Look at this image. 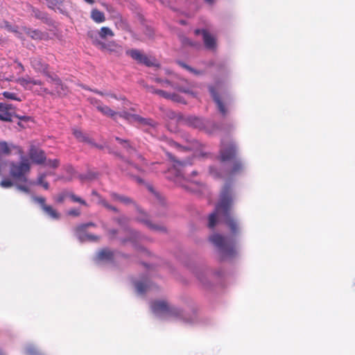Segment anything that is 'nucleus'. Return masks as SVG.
<instances>
[{"label": "nucleus", "instance_id": "nucleus-1", "mask_svg": "<svg viewBox=\"0 0 355 355\" xmlns=\"http://www.w3.org/2000/svg\"><path fill=\"white\" fill-rule=\"evenodd\" d=\"M218 160L220 162V168L215 166L209 167V173L216 179L228 178L226 182H230L237 175L244 171V165L241 159L236 158V147L232 141H222Z\"/></svg>", "mask_w": 355, "mask_h": 355}, {"label": "nucleus", "instance_id": "nucleus-2", "mask_svg": "<svg viewBox=\"0 0 355 355\" xmlns=\"http://www.w3.org/2000/svg\"><path fill=\"white\" fill-rule=\"evenodd\" d=\"M234 200L233 184L229 181L225 182L220 189L215 211L208 216V222H217L219 216H223L225 222H235L230 212Z\"/></svg>", "mask_w": 355, "mask_h": 355}, {"label": "nucleus", "instance_id": "nucleus-3", "mask_svg": "<svg viewBox=\"0 0 355 355\" xmlns=\"http://www.w3.org/2000/svg\"><path fill=\"white\" fill-rule=\"evenodd\" d=\"M209 239L218 250L221 259L232 257L236 254L235 241L232 237L216 233L211 235Z\"/></svg>", "mask_w": 355, "mask_h": 355}, {"label": "nucleus", "instance_id": "nucleus-4", "mask_svg": "<svg viewBox=\"0 0 355 355\" xmlns=\"http://www.w3.org/2000/svg\"><path fill=\"white\" fill-rule=\"evenodd\" d=\"M183 121L188 126L203 130L208 134H212L218 130V126L214 121H206L196 116H186Z\"/></svg>", "mask_w": 355, "mask_h": 355}, {"label": "nucleus", "instance_id": "nucleus-5", "mask_svg": "<svg viewBox=\"0 0 355 355\" xmlns=\"http://www.w3.org/2000/svg\"><path fill=\"white\" fill-rule=\"evenodd\" d=\"M110 196L113 201L119 202L125 205L134 206L137 211L138 216L140 217L139 222H149L148 214L142 209L132 198L114 191L110 192Z\"/></svg>", "mask_w": 355, "mask_h": 355}, {"label": "nucleus", "instance_id": "nucleus-6", "mask_svg": "<svg viewBox=\"0 0 355 355\" xmlns=\"http://www.w3.org/2000/svg\"><path fill=\"white\" fill-rule=\"evenodd\" d=\"M31 64L35 71L43 73L46 77L50 78L51 82L53 83L56 87H60L62 89L63 85L62 83V80L56 75L52 76L50 74L49 71V65L44 62L41 58H31Z\"/></svg>", "mask_w": 355, "mask_h": 355}, {"label": "nucleus", "instance_id": "nucleus-7", "mask_svg": "<svg viewBox=\"0 0 355 355\" xmlns=\"http://www.w3.org/2000/svg\"><path fill=\"white\" fill-rule=\"evenodd\" d=\"M126 54L130 56L138 64H144L146 67H159V64L157 63L155 57L148 55L138 49H130L126 51Z\"/></svg>", "mask_w": 355, "mask_h": 355}, {"label": "nucleus", "instance_id": "nucleus-8", "mask_svg": "<svg viewBox=\"0 0 355 355\" xmlns=\"http://www.w3.org/2000/svg\"><path fill=\"white\" fill-rule=\"evenodd\" d=\"M151 309L155 313L168 312L173 315L179 316L181 311L175 307H170L164 300H157L151 304Z\"/></svg>", "mask_w": 355, "mask_h": 355}, {"label": "nucleus", "instance_id": "nucleus-9", "mask_svg": "<svg viewBox=\"0 0 355 355\" xmlns=\"http://www.w3.org/2000/svg\"><path fill=\"white\" fill-rule=\"evenodd\" d=\"M167 155L168 157L175 162L173 167L168 169V175H167V178L176 182L183 177L182 168L184 164L181 162L175 160L171 154L168 153Z\"/></svg>", "mask_w": 355, "mask_h": 355}, {"label": "nucleus", "instance_id": "nucleus-10", "mask_svg": "<svg viewBox=\"0 0 355 355\" xmlns=\"http://www.w3.org/2000/svg\"><path fill=\"white\" fill-rule=\"evenodd\" d=\"M28 155L33 163L39 165L44 164L46 159L44 151L35 146H31Z\"/></svg>", "mask_w": 355, "mask_h": 355}, {"label": "nucleus", "instance_id": "nucleus-11", "mask_svg": "<svg viewBox=\"0 0 355 355\" xmlns=\"http://www.w3.org/2000/svg\"><path fill=\"white\" fill-rule=\"evenodd\" d=\"M92 195L98 198V204L104 207L107 211L119 215L121 211L118 207L110 204L105 198L101 196L96 190L92 191Z\"/></svg>", "mask_w": 355, "mask_h": 355}, {"label": "nucleus", "instance_id": "nucleus-12", "mask_svg": "<svg viewBox=\"0 0 355 355\" xmlns=\"http://www.w3.org/2000/svg\"><path fill=\"white\" fill-rule=\"evenodd\" d=\"M164 83L179 92L193 95L190 85L184 79H180V83H173L168 80H164Z\"/></svg>", "mask_w": 355, "mask_h": 355}, {"label": "nucleus", "instance_id": "nucleus-13", "mask_svg": "<svg viewBox=\"0 0 355 355\" xmlns=\"http://www.w3.org/2000/svg\"><path fill=\"white\" fill-rule=\"evenodd\" d=\"M209 92L211 94V96L216 103L218 111L220 112V114L225 116L227 114V110L224 104V103L221 101L220 96L216 92L214 87L210 86L209 87Z\"/></svg>", "mask_w": 355, "mask_h": 355}, {"label": "nucleus", "instance_id": "nucleus-14", "mask_svg": "<svg viewBox=\"0 0 355 355\" xmlns=\"http://www.w3.org/2000/svg\"><path fill=\"white\" fill-rule=\"evenodd\" d=\"M202 35L205 47L209 50H215L216 49L215 37L211 35L206 29H202Z\"/></svg>", "mask_w": 355, "mask_h": 355}, {"label": "nucleus", "instance_id": "nucleus-15", "mask_svg": "<svg viewBox=\"0 0 355 355\" xmlns=\"http://www.w3.org/2000/svg\"><path fill=\"white\" fill-rule=\"evenodd\" d=\"M118 155L123 160V163L121 164V168L122 170L125 171L127 172V175H133V173L135 172V171H142L140 167L132 164V162L124 160L122 156L119 155Z\"/></svg>", "mask_w": 355, "mask_h": 355}, {"label": "nucleus", "instance_id": "nucleus-16", "mask_svg": "<svg viewBox=\"0 0 355 355\" xmlns=\"http://www.w3.org/2000/svg\"><path fill=\"white\" fill-rule=\"evenodd\" d=\"M138 124L140 128H143L145 131L148 132L150 129L155 128L158 123L152 119L141 116Z\"/></svg>", "mask_w": 355, "mask_h": 355}, {"label": "nucleus", "instance_id": "nucleus-17", "mask_svg": "<svg viewBox=\"0 0 355 355\" xmlns=\"http://www.w3.org/2000/svg\"><path fill=\"white\" fill-rule=\"evenodd\" d=\"M3 108L0 110V121L11 122L14 117V114L9 110L11 109V105L3 104Z\"/></svg>", "mask_w": 355, "mask_h": 355}, {"label": "nucleus", "instance_id": "nucleus-18", "mask_svg": "<svg viewBox=\"0 0 355 355\" xmlns=\"http://www.w3.org/2000/svg\"><path fill=\"white\" fill-rule=\"evenodd\" d=\"M17 83H19L21 86H22L26 89L27 88L31 89V85H42V81H40L39 80H35V79L31 78L29 77L19 78L17 80Z\"/></svg>", "mask_w": 355, "mask_h": 355}, {"label": "nucleus", "instance_id": "nucleus-19", "mask_svg": "<svg viewBox=\"0 0 355 355\" xmlns=\"http://www.w3.org/2000/svg\"><path fill=\"white\" fill-rule=\"evenodd\" d=\"M97 110L104 116H109L113 119H115L118 114V112H115L105 105H97Z\"/></svg>", "mask_w": 355, "mask_h": 355}, {"label": "nucleus", "instance_id": "nucleus-20", "mask_svg": "<svg viewBox=\"0 0 355 355\" xmlns=\"http://www.w3.org/2000/svg\"><path fill=\"white\" fill-rule=\"evenodd\" d=\"M23 31L31 39L35 40H42L44 35L43 33L37 29H31L26 26L22 27Z\"/></svg>", "mask_w": 355, "mask_h": 355}, {"label": "nucleus", "instance_id": "nucleus-21", "mask_svg": "<svg viewBox=\"0 0 355 355\" xmlns=\"http://www.w3.org/2000/svg\"><path fill=\"white\" fill-rule=\"evenodd\" d=\"M97 257L100 261H110L114 259V252L107 248H105L98 252Z\"/></svg>", "mask_w": 355, "mask_h": 355}, {"label": "nucleus", "instance_id": "nucleus-22", "mask_svg": "<svg viewBox=\"0 0 355 355\" xmlns=\"http://www.w3.org/2000/svg\"><path fill=\"white\" fill-rule=\"evenodd\" d=\"M91 18L96 23H102L105 21V14L98 9H92L91 11Z\"/></svg>", "mask_w": 355, "mask_h": 355}, {"label": "nucleus", "instance_id": "nucleus-23", "mask_svg": "<svg viewBox=\"0 0 355 355\" xmlns=\"http://www.w3.org/2000/svg\"><path fill=\"white\" fill-rule=\"evenodd\" d=\"M42 210L53 220H58L60 218V214L51 205L45 206Z\"/></svg>", "mask_w": 355, "mask_h": 355}, {"label": "nucleus", "instance_id": "nucleus-24", "mask_svg": "<svg viewBox=\"0 0 355 355\" xmlns=\"http://www.w3.org/2000/svg\"><path fill=\"white\" fill-rule=\"evenodd\" d=\"M73 135L80 141L91 143V139L85 134H84L80 130L73 129Z\"/></svg>", "mask_w": 355, "mask_h": 355}, {"label": "nucleus", "instance_id": "nucleus-25", "mask_svg": "<svg viewBox=\"0 0 355 355\" xmlns=\"http://www.w3.org/2000/svg\"><path fill=\"white\" fill-rule=\"evenodd\" d=\"M30 7V10L31 11V15L34 17H35L36 19H46V15L40 11L39 9L35 8V7H33L31 6H29Z\"/></svg>", "mask_w": 355, "mask_h": 355}, {"label": "nucleus", "instance_id": "nucleus-26", "mask_svg": "<svg viewBox=\"0 0 355 355\" xmlns=\"http://www.w3.org/2000/svg\"><path fill=\"white\" fill-rule=\"evenodd\" d=\"M98 35L102 39H105L107 37H112L114 35L113 31L110 28L105 26H103L100 29Z\"/></svg>", "mask_w": 355, "mask_h": 355}, {"label": "nucleus", "instance_id": "nucleus-27", "mask_svg": "<svg viewBox=\"0 0 355 355\" xmlns=\"http://www.w3.org/2000/svg\"><path fill=\"white\" fill-rule=\"evenodd\" d=\"M69 198L71 199V200L73 202L79 203L80 205H81L83 206H85L86 207H89V205L87 204V202L85 200H83L80 197L76 196L74 193H73L71 191V193L69 195Z\"/></svg>", "mask_w": 355, "mask_h": 355}, {"label": "nucleus", "instance_id": "nucleus-28", "mask_svg": "<svg viewBox=\"0 0 355 355\" xmlns=\"http://www.w3.org/2000/svg\"><path fill=\"white\" fill-rule=\"evenodd\" d=\"M115 139L127 150H135V148L131 146L129 140L123 139L119 137H115Z\"/></svg>", "mask_w": 355, "mask_h": 355}, {"label": "nucleus", "instance_id": "nucleus-29", "mask_svg": "<svg viewBox=\"0 0 355 355\" xmlns=\"http://www.w3.org/2000/svg\"><path fill=\"white\" fill-rule=\"evenodd\" d=\"M70 193H71V191H64L60 193L56 196L55 201L58 203H62L67 198H69Z\"/></svg>", "mask_w": 355, "mask_h": 355}, {"label": "nucleus", "instance_id": "nucleus-30", "mask_svg": "<svg viewBox=\"0 0 355 355\" xmlns=\"http://www.w3.org/2000/svg\"><path fill=\"white\" fill-rule=\"evenodd\" d=\"M135 286L137 291L140 294H143L147 291L148 286L145 282H138L136 283Z\"/></svg>", "mask_w": 355, "mask_h": 355}, {"label": "nucleus", "instance_id": "nucleus-31", "mask_svg": "<svg viewBox=\"0 0 355 355\" xmlns=\"http://www.w3.org/2000/svg\"><path fill=\"white\" fill-rule=\"evenodd\" d=\"M3 96L8 99L21 101L20 98H17V94L13 92H4Z\"/></svg>", "mask_w": 355, "mask_h": 355}, {"label": "nucleus", "instance_id": "nucleus-32", "mask_svg": "<svg viewBox=\"0 0 355 355\" xmlns=\"http://www.w3.org/2000/svg\"><path fill=\"white\" fill-rule=\"evenodd\" d=\"M47 6L51 9H55L58 5L62 3V1L59 0H46Z\"/></svg>", "mask_w": 355, "mask_h": 355}, {"label": "nucleus", "instance_id": "nucleus-33", "mask_svg": "<svg viewBox=\"0 0 355 355\" xmlns=\"http://www.w3.org/2000/svg\"><path fill=\"white\" fill-rule=\"evenodd\" d=\"M80 214V209L78 208H73L67 211V215L70 216H79Z\"/></svg>", "mask_w": 355, "mask_h": 355}, {"label": "nucleus", "instance_id": "nucleus-34", "mask_svg": "<svg viewBox=\"0 0 355 355\" xmlns=\"http://www.w3.org/2000/svg\"><path fill=\"white\" fill-rule=\"evenodd\" d=\"M146 225H147V227L149 229L153 230H158V231L164 230V228L162 227H161L159 223H146Z\"/></svg>", "mask_w": 355, "mask_h": 355}, {"label": "nucleus", "instance_id": "nucleus-35", "mask_svg": "<svg viewBox=\"0 0 355 355\" xmlns=\"http://www.w3.org/2000/svg\"><path fill=\"white\" fill-rule=\"evenodd\" d=\"M46 165L51 168H56L60 166V160L58 159H49L47 161Z\"/></svg>", "mask_w": 355, "mask_h": 355}, {"label": "nucleus", "instance_id": "nucleus-36", "mask_svg": "<svg viewBox=\"0 0 355 355\" xmlns=\"http://www.w3.org/2000/svg\"><path fill=\"white\" fill-rule=\"evenodd\" d=\"M181 42L183 45L184 46H196V43L192 42L190 39H189L188 37H184L182 36L181 37Z\"/></svg>", "mask_w": 355, "mask_h": 355}, {"label": "nucleus", "instance_id": "nucleus-37", "mask_svg": "<svg viewBox=\"0 0 355 355\" xmlns=\"http://www.w3.org/2000/svg\"><path fill=\"white\" fill-rule=\"evenodd\" d=\"M179 64L183 68L186 69L187 70L189 71L190 72H192L195 74H197V75H199V74H201V72L191 68V67H189V65L184 64V62H178Z\"/></svg>", "mask_w": 355, "mask_h": 355}, {"label": "nucleus", "instance_id": "nucleus-38", "mask_svg": "<svg viewBox=\"0 0 355 355\" xmlns=\"http://www.w3.org/2000/svg\"><path fill=\"white\" fill-rule=\"evenodd\" d=\"M33 200L35 202L39 203L42 207V209H43L44 207L45 206H46L47 205L46 204V199L44 198V197H38V196H36V197H34L33 198Z\"/></svg>", "mask_w": 355, "mask_h": 355}, {"label": "nucleus", "instance_id": "nucleus-39", "mask_svg": "<svg viewBox=\"0 0 355 355\" xmlns=\"http://www.w3.org/2000/svg\"><path fill=\"white\" fill-rule=\"evenodd\" d=\"M153 93L155 94H157L165 98H167L168 99L169 97H171V94L169 93H167L166 92L164 91V90H161V89H154Z\"/></svg>", "mask_w": 355, "mask_h": 355}, {"label": "nucleus", "instance_id": "nucleus-40", "mask_svg": "<svg viewBox=\"0 0 355 355\" xmlns=\"http://www.w3.org/2000/svg\"><path fill=\"white\" fill-rule=\"evenodd\" d=\"M168 116L171 119H177L178 120L182 119L183 121V119L184 117H182L180 114H177L171 110H169L167 114Z\"/></svg>", "mask_w": 355, "mask_h": 355}, {"label": "nucleus", "instance_id": "nucleus-41", "mask_svg": "<svg viewBox=\"0 0 355 355\" xmlns=\"http://www.w3.org/2000/svg\"><path fill=\"white\" fill-rule=\"evenodd\" d=\"M130 115H131V113H130L128 111L118 112V114H117V116L124 119L127 121L129 120Z\"/></svg>", "mask_w": 355, "mask_h": 355}, {"label": "nucleus", "instance_id": "nucleus-42", "mask_svg": "<svg viewBox=\"0 0 355 355\" xmlns=\"http://www.w3.org/2000/svg\"><path fill=\"white\" fill-rule=\"evenodd\" d=\"M140 117H141V116H139L138 114H131L129 120L128 121V122H129L130 123H138V122L140 119Z\"/></svg>", "mask_w": 355, "mask_h": 355}, {"label": "nucleus", "instance_id": "nucleus-43", "mask_svg": "<svg viewBox=\"0 0 355 355\" xmlns=\"http://www.w3.org/2000/svg\"><path fill=\"white\" fill-rule=\"evenodd\" d=\"M5 27L10 32L17 33V29H18L17 26H12L8 22H6Z\"/></svg>", "mask_w": 355, "mask_h": 355}, {"label": "nucleus", "instance_id": "nucleus-44", "mask_svg": "<svg viewBox=\"0 0 355 355\" xmlns=\"http://www.w3.org/2000/svg\"><path fill=\"white\" fill-rule=\"evenodd\" d=\"M0 185L2 187L8 188L13 185L12 182L9 180H4L0 182Z\"/></svg>", "mask_w": 355, "mask_h": 355}, {"label": "nucleus", "instance_id": "nucleus-45", "mask_svg": "<svg viewBox=\"0 0 355 355\" xmlns=\"http://www.w3.org/2000/svg\"><path fill=\"white\" fill-rule=\"evenodd\" d=\"M37 184L42 186V187L46 190L49 189V184L48 182L45 181V180H37Z\"/></svg>", "mask_w": 355, "mask_h": 355}, {"label": "nucleus", "instance_id": "nucleus-46", "mask_svg": "<svg viewBox=\"0 0 355 355\" xmlns=\"http://www.w3.org/2000/svg\"><path fill=\"white\" fill-rule=\"evenodd\" d=\"M89 103L97 108V105H103L101 102L95 98H89Z\"/></svg>", "mask_w": 355, "mask_h": 355}, {"label": "nucleus", "instance_id": "nucleus-47", "mask_svg": "<svg viewBox=\"0 0 355 355\" xmlns=\"http://www.w3.org/2000/svg\"><path fill=\"white\" fill-rule=\"evenodd\" d=\"M168 99H171L175 102H181L182 98L176 94H171V97Z\"/></svg>", "mask_w": 355, "mask_h": 355}, {"label": "nucleus", "instance_id": "nucleus-48", "mask_svg": "<svg viewBox=\"0 0 355 355\" xmlns=\"http://www.w3.org/2000/svg\"><path fill=\"white\" fill-rule=\"evenodd\" d=\"M14 117L15 118H17L19 119V120L21 121H28L30 120V116H20V115H18L17 114H14Z\"/></svg>", "mask_w": 355, "mask_h": 355}, {"label": "nucleus", "instance_id": "nucleus-49", "mask_svg": "<svg viewBox=\"0 0 355 355\" xmlns=\"http://www.w3.org/2000/svg\"><path fill=\"white\" fill-rule=\"evenodd\" d=\"M80 86H81L83 89H85L90 90V91H92V92H94V93H96V94H99V95H101V96H104V95H105V94H104V93H103L102 92H100V91H98V90H97V89H91L88 88L87 87H86L85 85H80Z\"/></svg>", "mask_w": 355, "mask_h": 355}, {"label": "nucleus", "instance_id": "nucleus-50", "mask_svg": "<svg viewBox=\"0 0 355 355\" xmlns=\"http://www.w3.org/2000/svg\"><path fill=\"white\" fill-rule=\"evenodd\" d=\"M17 189L23 192L29 193L30 190L26 186L18 185Z\"/></svg>", "mask_w": 355, "mask_h": 355}, {"label": "nucleus", "instance_id": "nucleus-51", "mask_svg": "<svg viewBox=\"0 0 355 355\" xmlns=\"http://www.w3.org/2000/svg\"><path fill=\"white\" fill-rule=\"evenodd\" d=\"M218 224L219 223H208V227L209 230H215V228H216L217 225H218Z\"/></svg>", "mask_w": 355, "mask_h": 355}, {"label": "nucleus", "instance_id": "nucleus-52", "mask_svg": "<svg viewBox=\"0 0 355 355\" xmlns=\"http://www.w3.org/2000/svg\"><path fill=\"white\" fill-rule=\"evenodd\" d=\"M15 62L17 63V67L19 68L21 72H24L25 71V69H24L23 64L20 62H18V61H15Z\"/></svg>", "mask_w": 355, "mask_h": 355}, {"label": "nucleus", "instance_id": "nucleus-53", "mask_svg": "<svg viewBox=\"0 0 355 355\" xmlns=\"http://www.w3.org/2000/svg\"><path fill=\"white\" fill-rule=\"evenodd\" d=\"M47 173H40L37 178V180H45V178H46L47 176Z\"/></svg>", "mask_w": 355, "mask_h": 355}, {"label": "nucleus", "instance_id": "nucleus-54", "mask_svg": "<svg viewBox=\"0 0 355 355\" xmlns=\"http://www.w3.org/2000/svg\"><path fill=\"white\" fill-rule=\"evenodd\" d=\"M227 224L229 225V227L230 230H235L236 223H227Z\"/></svg>", "mask_w": 355, "mask_h": 355}, {"label": "nucleus", "instance_id": "nucleus-55", "mask_svg": "<svg viewBox=\"0 0 355 355\" xmlns=\"http://www.w3.org/2000/svg\"><path fill=\"white\" fill-rule=\"evenodd\" d=\"M94 44H96V45H101L102 47H104L105 46V44L103 43V42H101L100 41L98 40H95L94 41Z\"/></svg>", "mask_w": 355, "mask_h": 355}, {"label": "nucleus", "instance_id": "nucleus-56", "mask_svg": "<svg viewBox=\"0 0 355 355\" xmlns=\"http://www.w3.org/2000/svg\"><path fill=\"white\" fill-rule=\"evenodd\" d=\"M15 33L16 34V35H17V37L18 38H19V39H21V40H24V37H23V36H22V33H20V32H19V31H17V33Z\"/></svg>", "mask_w": 355, "mask_h": 355}, {"label": "nucleus", "instance_id": "nucleus-57", "mask_svg": "<svg viewBox=\"0 0 355 355\" xmlns=\"http://www.w3.org/2000/svg\"><path fill=\"white\" fill-rule=\"evenodd\" d=\"M171 144V146H174L175 148H181V146L178 144H177L176 142L172 141Z\"/></svg>", "mask_w": 355, "mask_h": 355}, {"label": "nucleus", "instance_id": "nucleus-58", "mask_svg": "<svg viewBox=\"0 0 355 355\" xmlns=\"http://www.w3.org/2000/svg\"><path fill=\"white\" fill-rule=\"evenodd\" d=\"M138 159H139V160H141V162H143L144 163H145V164H146V162H145V159L143 157V156H142V155H138Z\"/></svg>", "mask_w": 355, "mask_h": 355}, {"label": "nucleus", "instance_id": "nucleus-59", "mask_svg": "<svg viewBox=\"0 0 355 355\" xmlns=\"http://www.w3.org/2000/svg\"><path fill=\"white\" fill-rule=\"evenodd\" d=\"M194 33H195L196 35L202 34V30L201 29H196V30H195Z\"/></svg>", "mask_w": 355, "mask_h": 355}, {"label": "nucleus", "instance_id": "nucleus-60", "mask_svg": "<svg viewBox=\"0 0 355 355\" xmlns=\"http://www.w3.org/2000/svg\"><path fill=\"white\" fill-rule=\"evenodd\" d=\"M84 1L91 5L94 3V0H84Z\"/></svg>", "mask_w": 355, "mask_h": 355}, {"label": "nucleus", "instance_id": "nucleus-61", "mask_svg": "<svg viewBox=\"0 0 355 355\" xmlns=\"http://www.w3.org/2000/svg\"><path fill=\"white\" fill-rule=\"evenodd\" d=\"M107 96H110L111 98H115V99H116V98H117L115 94H107Z\"/></svg>", "mask_w": 355, "mask_h": 355}, {"label": "nucleus", "instance_id": "nucleus-62", "mask_svg": "<svg viewBox=\"0 0 355 355\" xmlns=\"http://www.w3.org/2000/svg\"><path fill=\"white\" fill-rule=\"evenodd\" d=\"M43 91H44L45 93H46V94H52V93H51V92H50L49 91V89H46V88H44V89H43Z\"/></svg>", "mask_w": 355, "mask_h": 355}, {"label": "nucleus", "instance_id": "nucleus-63", "mask_svg": "<svg viewBox=\"0 0 355 355\" xmlns=\"http://www.w3.org/2000/svg\"><path fill=\"white\" fill-rule=\"evenodd\" d=\"M93 225H94V223H85V227H89V226Z\"/></svg>", "mask_w": 355, "mask_h": 355}, {"label": "nucleus", "instance_id": "nucleus-64", "mask_svg": "<svg viewBox=\"0 0 355 355\" xmlns=\"http://www.w3.org/2000/svg\"><path fill=\"white\" fill-rule=\"evenodd\" d=\"M136 180L139 183H141L143 182V180L141 178H136Z\"/></svg>", "mask_w": 355, "mask_h": 355}]
</instances>
